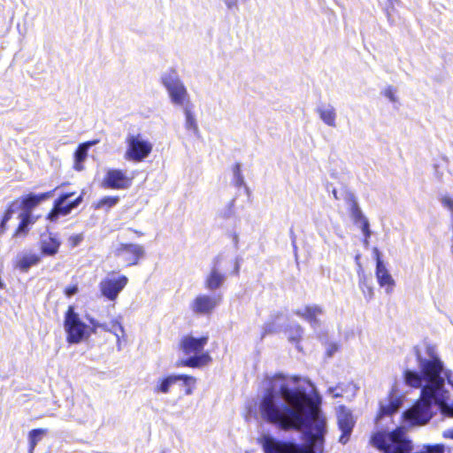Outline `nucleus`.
Here are the masks:
<instances>
[{
  "instance_id": "8fccbe9b",
  "label": "nucleus",
  "mask_w": 453,
  "mask_h": 453,
  "mask_svg": "<svg viewBox=\"0 0 453 453\" xmlns=\"http://www.w3.org/2000/svg\"><path fill=\"white\" fill-rule=\"evenodd\" d=\"M332 193H333L334 197L336 200L340 199V198H339V196H338V195H337V190H336L335 188H334V189L332 190Z\"/></svg>"
},
{
  "instance_id": "58836bf2",
  "label": "nucleus",
  "mask_w": 453,
  "mask_h": 453,
  "mask_svg": "<svg viewBox=\"0 0 453 453\" xmlns=\"http://www.w3.org/2000/svg\"><path fill=\"white\" fill-rule=\"evenodd\" d=\"M337 350L338 345L335 342H330L326 347V356L332 357Z\"/></svg>"
},
{
  "instance_id": "4d7b16f0",
  "label": "nucleus",
  "mask_w": 453,
  "mask_h": 453,
  "mask_svg": "<svg viewBox=\"0 0 453 453\" xmlns=\"http://www.w3.org/2000/svg\"><path fill=\"white\" fill-rule=\"evenodd\" d=\"M161 453H165V452H161Z\"/></svg>"
},
{
  "instance_id": "b1692460",
  "label": "nucleus",
  "mask_w": 453,
  "mask_h": 453,
  "mask_svg": "<svg viewBox=\"0 0 453 453\" xmlns=\"http://www.w3.org/2000/svg\"><path fill=\"white\" fill-rule=\"evenodd\" d=\"M287 333L288 335V340L292 342L296 343V348L301 350V348L298 344V342L302 339L303 329L300 325L291 324L288 326L287 329Z\"/></svg>"
},
{
  "instance_id": "2eb2a0df",
  "label": "nucleus",
  "mask_w": 453,
  "mask_h": 453,
  "mask_svg": "<svg viewBox=\"0 0 453 453\" xmlns=\"http://www.w3.org/2000/svg\"><path fill=\"white\" fill-rule=\"evenodd\" d=\"M219 302V296H199L195 299L192 308L196 313H208L217 306Z\"/></svg>"
},
{
  "instance_id": "aec40b11",
  "label": "nucleus",
  "mask_w": 453,
  "mask_h": 453,
  "mask_svg": "<svg viewBox=\"0 0 453 453\" xmlns=\"http://www.w3.org/2000/svg\"><path fill=\"white\" fill-rule=\"evenodd\" d=\"M98 141H92L80 144L74 152V169L77 171L83 170V162L88 157V149L90 146L95 145Z\"/></svg>"
},
{
  "instance_id": "864d4df0",
  "label": "nucleus",
  "mask_w": 453,
  "mask_h": 453,
  "mask_svg": "<svg viewBox=\"0 0 453 453\" xmlns=\"http://www.w3.org/2000/svg\"><path fill=\"white\" fill-rule=\"evenodd\" d=\"M451 219H452V231H453V211L451 212Z\"/></svg>"
},
{
  "instance_id": "a878e982",
  "label": "nucleus",
  "mask_w": 453,
  "mask_h": 453,
  "mask_svg": "<svg viewBox=\"0 0 453 453\" xmlns=\"http://www.w3.org/2000/svg\"><path fill=\"white\" fill-rule=\"evenodd\" d=\"M125 285H101V293L110 300L117 298Z\"/></svg>"
},
{
  "instance_id": "6ab92c4d",
  "label": "nucleus",
  "mask_w": 453,
  "mask_h": 453,
  "mask_svg": "<svg viewBox=\"0 0 453 453\" xmlns=\"http://www.w3.org/2000/svg\"><path fill=\"white\" fill-rule=\"evenodd\" d=\"M402 405V400L397 397L390 396L387 403H380V413L377 416V422L386 416H391L397 412Z\"/></svg>"
},
{
  "instance_id": "de8ad7c7",
  "label": "nucleus",
  "mask_w": 453,
  "mask_h": 453,
  "mask_svg": "<svg viewBox=\"0 0 453 453\" xmlns=\"http://www.w3.org/2000/svg\"><path fill=\"white\" fill-rule=\"evenodd\" d=\"M233 242L234 244L235 249H238L239 236L237 234H234L233 235Z\"/></svg>"
},
{
  "instance_id": "dca6fc26",
  "label": "nucleus",
  "mask_w": 453,
  "mask_h": 453,
  "mask_svg": "<svg viewBox=\"0 0 453 453\" xmlns=\"http://www.w3.org/2000/svg\"><path fill=\"white\" fill-rule=\"evenodd\" d=\"M345 200L349 206L350 217L355 225L359 226L361 224H364L365 220H368L359 207L357 197L353 193L348 192Z\"/></svg>"
},
{
  "instance_id": "c03bdc74",
  "label": "nucleus",
  "mask_w": 453,
  "mask_h": 453,
  "mask_svg": "<svg viewBox=\"0 0 453 453\" xmlns=\"http://www.w3.org/2000/svg\"><path fill=\"white\" fill-rule=\"evenodd\" d=\"M224 3L229 10L238 9L237 0H224Z\"/></svg>"
},
{
  "instance_id": "f03ea898",
  "label": "nucleus",
  "mask_w": 453,
  "mask_h": 453,
  "mask_svg": "<svg viewBox=\"0 0 453 453\" xmlns=\"http://www.w3.org/2000/svg\"><path fill=\"white\" fill-rule=\"evenodd\" d=\"M371 443L383 453H411L414 450L411 440L402 426L392 431L380 430L374 433Z\"/></svg>"
},
{
  "instance_id": "423d86ee",
  "label": "nucleus",
  "mask_w": 453,
  "mask_h": 453,
  "mask_svg": "<svg viewBox=\"0 0 453 453\" xmlns=\"http://www.w3.org/2000/svg\"><path fill=\"white\" fill-rule=\"evenodd\" d=\"M240 258L227 259L223 256H218L213 262V266L205 283H223L227 275L236 274L240 270Z\"/></svg>"
},
{
  "instance_id": "ddd939ff",
  "label": "nucleus",
  "mask_w": 453,
  "mask_h": 453,
  "mask_svg": "<svg viewBox=\"0 0 453 453\" xmlns=\"http://www.w3.org/2000/svg\"><path fill=\"white\" fill-rule=\"evenodd\" d=\"M117 254L119 257H122L128 265H134L144 256V249L139 244L126 243L120 245L117 250Z\"/></svg>"
},
{
  "instance_id": "c9c22d12",
  "label": "nucleus",
  "mask_w": 453,
  "mask_h": 453,
  "mask_svg": "<svg viewBox=\"0 0 453 453\" xmlns=\"http://www.w3.org/2000/svg\"><path fill=\"white\" fill-rule=\"evenodd\" d=\"M328 392L333 395L334 398L342 397L343 395L344 389L342 385L336 387H331L328 388Z\"/></svg>"
},
{
  "instance_id": "f704fd0d",
  "label": "nucleus",
  "mask_w": 453,
  "mask_h": 453,
  "mask_svg": "<svg viewBox=\"0 0 453 453\" xmlns=\"http://www.w3.org/2000/svg\"><path fill=\"white\" fill-rule=\"evenodd\" d=\"M88 319L89 323L92 325V327H90L91 334H95L96 332V328H103L104 330H108L107 325L101 324L93 318L88 317Z\"/></svg>"
},
{
  "instance_id": "a211bd4d",
  "label": "nucleus",
  "mask_w": 453,
  "mask_h": 453,
  "mask_svg": "<svg viewBox=\"0 0 453 453\" xmlns=\"http://www.w3.org/2000/svg\"><path fill=\"white\" fill-rule=\"evenodd\" d=\"M322 313V309L318 305H309L303 310H297L296 311V314L307 320L314 330H316L320 325L318 316Z\"/></svg>"
},
{
  "instance_id": "7ed1b4c3",
  "label": "nucleus",
  "mask_w": 453,
  "mask_h": 453,
  "mask_svg": "<svg viewBox=\"0 0 453 453\" xmlns=\"http://www.w3.org/2000/svg\"><path fill=\"white\" fill-rule=\"evenodd\" d=\"M208 341V335L199 338L192 335L184 336L180 341V346L183 353L188 357L181 360L180 365L188 367H201L210 363L211 361L210 354L203 351Z\"/></svg>"
},
{
  "instance_id": "0eeeda50",
  "label": "nucleus",
  "mask_w": 453,
  "mask_h": 453,
  "mask_svg": "<svg viewBox=\"0 0 453 453\" xmlns=\"http://www.w3.org/2000/svg\"><path fill=\"white\" fill-rule=\"evenodd\" d=\"M127 150L124 157L127 161L142 162L152 150V144L144 140L140 134H128L126 138Z\"/></svg>"
},
{
  "instance_id": "7c9ffc66",
  "label": "nucleus",
  "mask_w": 453,
  "mask_h": 453,
  "mask_svg": "<svg viewBox=\"0 0 453 453\" xmlns=\"http://www.w3.org/2000/svg\"><path fill=\"white\" fill-rule=\"evenodd\" d=\"M411 453H445V447L443 444H426Z\"/></svg>"
},
{
  "instance_id": "f8f14e48",
  "label": "nucleus",
  "mask_w": 453,
  "mask_h": 453,
  "mask_svg": "<svg viewBox=\"0 0 453 453\" xmlns=\"http://www.w3.org/2000/svg\"><path fill=\"white\" fill-rule=\"evenodd\" d=\"M337 421L339 428L342 431L339 442L342 444H346L354 427V421L351 412L344 406H341L337 414Z\"/></svg>"
},
{
  "instance_id": "cd10ccee",
  "label": "nucleus",
  "mask_w": 453,
  "mask_h": 453,
  "mask_svg": "<svg viewBox=\"0 0 453 453\" xmlns=\"http://www.w3.org/2000/svg\"><path fill=\"white\" fill-rule=\"evenodd\" d=\"M376 275L379 283H394V281L391 280L390 274L388 273L387 269L385 268L383 263L380 260L377 261Z\"/></svg>"
},
{
  "instance_id": "39448f33",
  "label": "nucleus",
  "mask_w": 453,
  "mask_h": 453,
  "mask_svg": "<svg viewBox=\"0 0 453 453\" xmlns=\"http://www.w3.org/2000/svg\"><path fill=\"white\" fill-rule=\"evenodd\" d=\"M161 82L173 104L184 106L185 102L189 101L188 90L175 70L170 69L165 72L161 76Z\"/></svg>"
},
{
  "instance_id": "412c9836",
  "label": "nucleus",
  "mask_w": 453,
  "mask_h": 453,
  "mask_svg": "<svg viewBox=\"0 0 453 453\" xmlns=\"http://www.w3.org/2000/svg\"><path fill=\"white\" fill-rule=\"evenodd\" d=\"M19 224L13 234V237L25 236L30 230V226L35 223L34 215L19 212Z\"/></svg>"
},
{
  "instance_id": "a19ab883",
  "label": "nucleus",
  "mask_w": 453,
  "mask_h": 453,
  "mask_svg": "<svg viewBox=\"0 0 453 453\" xmlns=\"http://www.w3.org/2000/svg\"><path fill=\"white\" fill-rule=\"evenodd\" d=\"M361 289L365 298L371 299L372 297L373 293L371 285H362Z\"/></svg>"
},
{
  "instance_id": "f3484780",
  "label": "nucleus",
  "mask_w": 453,
  "mask_h": 453,
  "mask_svg": "<svg viewBox=\"0 0 453 453\" xmlns=\"http://www.w3.org/2000/svg\"><path fill=\"white\" fill-rule=\"evenodd\" d=\"M316 112L320 119L328 127H336V111L330 104L319 103L316 107Z\"/></svg>"
},
{
  "instance_id": "f257e3e1",
  "label": "nucleus",
  "mask_w": 453,
  "mask_h": 453,
  "mask_svg": "<svg viewBox=\"0 0 453 453\" xmlns=\"http://www.w3.org/2000/svg\"><path fill=\"white\" fill-rule=\"evenodd\" d=\"M300 377L291 379L279 373L269 380L259 402L258 410L263 420L283 431L302 433L304 444L294 441L278 440L270 434L258 438L264 453H324L327 421L322 413L321 396L314 384L313 399L298 386Z\"/></svg>"
},
{
  "instance_id": "ea45409f",
  "label": "nucleus",
  "mask_w": 453,
  "mask_h": 453,
  "mask_svg": "<svg viewBox=\"0 0 453 453\" xmlns=\"http://www.w3.org/2000/svg\"><path fill=\"white\" fill-rule=\"evenodd\" d=\"M81 241H82L81 234H74V235L70 236V238H69V242L72 247L78 246Z\"/></svg>"
},
{
  "instance_id": "20e7f679",
  "label": "nucleus",
  "mask_w": 453,
  "mask_h": 453,
  "mask_svg": "<svg viewBox=\"0 0 453 453\" xmlns=\"http://www.w3.org/2000/svg\"><path fill=\"white\" fill-rule=\"evenodd\" d=\"M64 328L70 344H77L91 335L90 326L84 323L74 307L70 305L65 314Z\"/></svg>"
},
{
  "instance_id": "1a4fd4ad",
  "label": "nucleus",
  "mask_w": 453,
  "mask_h": 453,
  "mask_svg": "<svg viewBox=\"0 0 453 453\" xmlns=\"http://www.w3.org/2000/svg\"><path fill=\"white\" fill-rule=\"evenodd\" d=\"M55 190L56 189H52L50 191L40 194L29 193L21 196L19 200L13 201L10 205H14L17 203V211L22 210L21 212L33 215V209H35L42 202L54 196Z\"/></svg>"
},
{
  "instance_id": "e433bc0d",
  "label": "nucleus",
  "mask_w": 453,
  "mask_h": 453,
  "mask_svg": "<svg viewBox=\"0 0 453 453\" xmlns=\"http://www.w3.org/2000/svg\"><path fill=\"white\" fill-rule=\"evenodd\" d=\"M362 233H363V235L365 239H369L372 235V231L370 229V223H369V220H365L364 222V224H361L359 226Z\"/></svg>"
},
{
  "instance_id": "5701e85b",
  "label": "nucleus",
  "mask_w": 453,
  "mask_h": 453,
  "mask_svg": "<svg viewBox=\"0 0 453 453\" xmlns=\"http://www.w3.org/2000/svg\"><path fill=\"white\" fill-rule=\"evenodd\" d=\"M48 430L43 428L33 429L28 434L29 439V453H34L37 443L47 434Z\"/></svg>"
},
{
  "instance_id": "a18cd8bd",
  "label": "nucleus",
  "mask_w": 453,
  "mask_h": 453,
  "mask_svg": "<svg viewBox=\"0 0 453 453\" xmlns=\"http://www.w3.org/2000/svg\"><path fill=\"white\" fill-rule=\"evenodd\" d=\"M290 238H291V242H292V246H293L294 250L296 252V250H297V247L296 245V235H295V233L293 231V228L290 229Z\"/></svg>"
},
{
  "instance_id": "2f4dec72",
  "label": "nucleus",
  "mask_w": 453,
  "mask_h": 453,
  "mask_svg": "<svg viewBox=\"0 0 453 453\" xmlns=\"http://www.w3.org/2000/svg\"><path fill=\"white\" fill-rule=\"evenodd\" d=\"M235 199L233 198L220 211L219 216L225 219H228L234 215Z\"/></svg>"
},
{
  "instance_id": "393cba45",
  "label": "nucleus",
  "mask_w": 453,
  "mask_h": 453,
  "mask_svg": "<svg viewBox=\"0 0 453 453\" xmlns=\"http://www.w3.org/2000/svg\"><path fill=\"white\" fill-rule=\"evenodd\" d=\"M120 198L119 196H104L101 198L96 204V209L104 210V211H109L112 207L117 205L119 202Z\"/></svg>"
},
{
  "instance_id": "bb28decb",
  "label": "nucleus",
  "mask_w": 453,
  "mask_h": 453,
  "mask_svg": "<svg viewBox=\"0 0 453 453\" xmlns=\"http://www.w3.org/2000/svg\"><path fill=\"white\" fill-rule=\"evenodd\" d=\"M184 114H185V127L188 130L193 131L195 134L198 133V126L196 123V119L190 111V109L188 107V105L184 106Z\"/></svg>"
},
{
  "instance_id": "6e6d98bb",
  "label": "nucleus",
  "mask_w": 453,
  "mask_h": 453,
  "mask_svg": "<svg viewBox=\"0 0 453 453\" xmlns=\"http://www.w3.org/2000/svg\"><path fill=\"white\" fill-rule=\"evenodd\" d=\"M4 285H0V288H2Z\"/></svg>"
},
{
  "instance_id": "6e6552de",
  "label": "nucleus",
  "mask_w": 453,
  "mask_h": 453,
  "mask_svg": "<svg viewBox=\"0 0 453 453\" xmlns=\"http://www.w3.org/2000/svg\"><path fill=\"white\" fill-rule=\"evenodd\" d=\"M74 196L73 192H67L61 194L53 203L51 211L47 215V219L55 222L61 216H67L73 210L77 208L82 202L83 197L81 195L73 200H70Z\"/></svg>"
},
{
  "instance_id": "09e8293b",
  "label": "nucleus",
  "mask_w": 453,
  "mask_h": 453,
  "mask_svg": "<svg viewBox=\"0 0 453 453\" xmlns=\"http://www.w3.org/2000/svg\"><path fill=\"white\" fill-rule=\"evenodd\" d=\"M192 383H190L189 385L186 386L187 387V389H186V395H191L192 394V388L189 387Z\"/></svg>"
},
{
  "instance_id": "603ef678",
  "label": "nucleus",
  "mask_w": 453,
  "mask_h": 453,
  "mask_svg": "<svg viewBox=\"0 0 453 453\" xmlns=\"http://www.w3.org/2000/svg\"><path fill=\"white\" fill-rule=\"evenodd\" d=\"M388 287L387 288V293H389L390 291V285H388Z\"/></svg>"
},
{
  "instance_id": "4c0bfd02",
  "label": "nucleus",
  "mask_w": 453,
  "mask_h": 453,
  "mask_svg": "<svg viewBox=\"0 0 453 453\" xmlns=\"http://www.w3.org/2000/svg\"><path fill=\"white\" fill-rule=\"evenodd\" d=\"M441 204L448 208L450 212L453 211V199L450 198L449 196H443L441 199Z\"/></svg>"
},
{
  "instance_id": "9d476101",
  "label": "nucleus",
  "mask_w": 453,
  "mask_h": 453,
  "mask_svg": "<svg viewBox=\"0 0 453 453\" xmlns=\"http://www.w3.org/2000/svg\"><path fill=\"white\" fill-rule=\"evenodd\" d=\"M133 178L127 176L126 173L120 169H109L102 181L105 188L111 189H127L131 187Z\"/></svg>"
},
{
  "instance_id": "c85d7f7f",
  "label": "nucleus",
  "mask_w": 453,
  "mask_h": 453,
  "mask_svg": "<svg viewBox=\"0 0 453 453\" xmlns=\"http://www.w3.org/2000/svg\"><path fill=\"white\" fill-rule=\"evenodd\" d=\"M241 167H242V165L240 163L234 164V165L233 167V174H234L233 182L235 187L241 188V187L244 186L246 190L249 191V188L245 184L244 177L242 173Z\"/></svg>"
},
{
  "instance_id": "473e14b6",
  "label": "nucleus",
  "mask_w": 453,
  "mask_h": 453,
  "mask_svg": "<svg viewBox=\"0 0 453 453\" xmlns=\"http://www.w3.org/2000/svg\"><path fill=\"white\" fill-rule=\"evenodd\" d=\"M107 331L113 333L116 335L118 341H119L120 336L124 335V327L118 321H112L111 327L108 326Z\"/></svg>"
},
{
  "instance_id": "72a5a7b5",
  "label": "nucleus",
  "mask_w": 453,
  "mask_h": 453,
  "mask_svg": "<svg viewBox=\"0 0 453 453\" xmlns=\"http://www.w3.org/2000/svg\"><path fill=\"white\" fill-rule=\"evenodd\" d=\"M127 278L124 275H119L116 273H113L111 277H108L104 280H102L100 283H127Z\"/></svg>"
},
{
  "instance_id": "49530a36",
  "label": "nucleus",
  "mask_w": 453,
  "mask_h": 453,
  "mask_svg": "<svg viewBox=\"0 0 453 453\" xmlns=\"http://www.w3.org/2000/svg\"><path fill=\"white\" fill-rule=\"evenodd\" d=\"M443 436L445 438L453 439V429L447 430L443 433Z\"/></svg>"
},
{
  "instance_id": "9b49d317",
  "label": "nucleus",
  "mask_w": 453,
  "mask_h": 453,
  "mask_svg": "<svg viewBox=\"0 0 453 453\" xmlns=\"http://www.w3.org/2000/svg\"><path fill=\"white\" fill-rule=\"evenodd\" d=\"M179 381H182L184 386H188L190 383H195L196 379L189 375H168L165 378L158 379L153 388V391L156 394H167L170 391V388Z\"/></svg>"
},
{
  "instance_id": "5fc2aeb1",
  "label": "nucleus",
  "mask_w": 453,
  "mask_h": 453,
  "mask_svg": "<svg viewBox=\"0 0 453 453\" xmlns=\"http://www.w3.org/2000/svg\"><path fill=\"white\" fill-rule=\"evenodd\" d=\"M135 233H136L137 234H140V235H142V233L137 232V231H135Z\"/></svg>"
},
{
  "instance_id": "c756f323",
  "label": "nucleus",
  "mask_w": 453,
  "mask_h": 453,
  "mask_svg": "<svg viewBox=\"0 0 453 453\" xmlns=\"http://www.w3.org/2000/svg\"><path fill=\"white\" fill-rule=\"evenodd\" d=\"M15 212H17V203L14 205H9L0 221V236L5 232L6 224Z\"/></svg>"
},
{
  "instance_id": "79ce46f5",
  "label": "nucleus",
  "mask_w": 453,
  "mask_h": 453,
  "mask_svg": "<svg viewBox=\"0 0 453 453\" xmlns=\"http://www.w3.org/2000/svg\"><path fill=\"white\" fill-rule=\"evenodd\" d=\"M384 95L388 97L392 103L396 101V97L395 96L394 90L391 87H388L385 89Z\"/></svg>"
},
{
  "instance_id": "4468645a",
  "label": "nucleus",
  "mask_w": 453,
  "mask_h": 453,
  "mask_svg": "<svg viewBox=\"0 0 453 453\" xmlns=\"http://www.w3.org/2000/svg\"><path fill=\"white\" fill-rule=\"evenodd\" d=\"M40 244L42 254L44 256L51 257L58 253L61 245V242L58 238L57 234H43L41 235Z\"/></svg>"
},
{
  "instance_id": "37998d69",
  "label": "nucleus",
  "mask_w": 453,
  "mask_h": 453,
  "mask_svg": "<svg viewBox=\"0 0 453 453\" xmlns=\"http://www.w3.org/2000/svg\"><path fill=\"white\" fill-rule=\"evenodd\" d=\"M77 292H78L77 285H73L72 287L67 288H65V295H66L68 297L73 296V295H75Z\"/></svg>"
},
{
  "instance_id": "4be33fe9",
  "label": "nucleus",
  "mask_w": 453,
  "mask_h": 453,
  "mask_svg": "<svg viewBox=\"0 0 453 453\" xmlns=\"http://www.w3.org/2000/svg\"><path fill=\"white\" fill-rule=\"evenodd\" d=\"M40 261V257L36 254H25L17 261V267L21 271L27 272L31 266L36 265Z\"/></svg>"
},
{
  "instance_id": "3c124183",
  "label": "nucleus",
  "mask_w": 453,
  "mask_h": 453,
  "mask_svg": "<svg viewBox=\"0 0 453 453\" xmlns=\"http://www.w3.org/2000/svg\"><path fill=\"white\" fill-rule=\"evenodd\" d=\"M368 240H369V239H365V238L364 239V244H365V246H368V244H369V241H368Z\"/></svg>"
}]
</instances>
